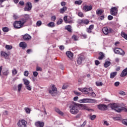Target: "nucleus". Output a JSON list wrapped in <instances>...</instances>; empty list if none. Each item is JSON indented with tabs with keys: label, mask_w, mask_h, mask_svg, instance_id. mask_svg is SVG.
<instances>
[{
	"label": "nucleus",
	"mask_w": 127,
	"mask_h": 127,
	"mask_svg": "<svg viewBox=\"0 0 127 127\" xmlns=\"http://www.w3.org/2000/svg\"><path fill=\"white\" fill-rule=\"evenodd\" d=\"M79 91H80V92H82V93H84V94H88L89 96H92L93 98H95L96 97V93L94 92L93 91V89L92 87L89 88H78Z\"/></svg>",
	"instance_id": "1"
},
{
	"label": "nucleus",
	"mask_w": 127,
	"mask_h": 127,
	"mask_svg": "<svg viewBox=\"0 0 127 127\" xmlns=\"http://www.w3.org/2000/svg\"><path fill=\"white\" fill-rule=\"evenodd\" d=\"M111 109H112V110H115V111H116V112L117 113H121V112H123V111L127 113V109L125 107L119 108H120V104L118 103H114L113 104H111Z\"/></svg>",
	"instance_id": "2"
},
{
	"label": "nucleus",
	"mask_w": 127,
	"mask_h": 127,
	"mask_svg": "<svg viewBox=\"0 0 127 127\" xmlns=\"http://www.w3.org/2000/svg\"><path fill=\"white\" fill-rule=\"evenodd\" d=\"M69 108L70 113H71L72 115H77V114L79 113V109H78L77 104L74 102L70 105Z\"/></svg>",
	"instance_id": "3"
},
{
	"label": "nucleus",
	"mask_w": 127,
	"mask_h": 127,
	"mask_svg": "<svg viewBox=\"0 0 127 127\" xmlns=\"http://www.w3.org/2000/svg\"><path fill=\"white\" fill-rule=\"evenodd\" d=\"M78 102L81 104H83V103H96L97 101L93 99L83 98L82 99H80L78 101Z\"/></svg>",
	"instance_id": "4"
},
{
	"label": "nucleus",
	"mask_w": 127,
	"mask_h": 127,
	"mask_svg": "<svg viewBox=\"0 0 127 127\" xmlns=\"http://www.w3.org/2000/svg\"><path fill=\"white\" fill-rule=\"evenodd\" d=\"M114 52L116 54H119V55H122V56H124L125 54H126L125 51L120 48L114 49Z\"/></svg>",
	"instance_id": "5"
},
{
	"label": "nucleus",
	"mask_w": 127,
	"mask_h": 127,
	"mask_svg": "<svg viewBox=\"0 0 127 127\" xmlns=\"http://www.w3.org/2000/svg\"><path fill=\"white\" fill-rule=\"evenodd\" d=\"M49 92L52 96H55V95L57 94V88L55 87V85H53L51 88L49 89Z\"/></svg>",
	"instance_id": "6"
},
{
	"label": "nucleus",
	"mask_w": 127,
	"mask_h": 127,
	"mask_svg": "<svg viewBox=\"0 0 127 127\" xmlns=\"http://www.w3.org/2000/svg\"><path fill=\"white\" fill-rule=\"evenodd\" d=\"M102 31L105 35H108V34L113 32V29L111 28H108V27H104L102 29Z\"/></svg>",
	"instance_id": "7"
},
{
	"label": "nucleus",
	"mask_w": 127,
	"mask_h": 127,
	"mask_svg": "<svg viewBox=\"0 0 127 127\" xmlns=\"http://www.w3.org/2000/svg\"><path fill=\"white\" fill-rule=\"evenodd\" d=\"M77 106L78 107V110H86L87 111H88V112H90V111H94L93 109L88 108V107L84 105V104H77Z\"/></svg>",
	"instance_id": "8"
},
{
	"label": "nucleus",
	"mask_w": 127,
	"mask_h": 127,
	"mask_svg": "<svg viewBox=\"0 0 127 127\" xmlns=\"http://www.w3.org/2000/svg\"><path fill=\"white\" fill-rule=\"evenodd\" d=\"M78 24L79 25H83V24H89V20L87 19H78L77 21Z\"/></svg>",
	"instance_id": "9"
},
{
	"label": "nucleus",
	"mask_w": 127,
	"mask_h": 127,
	"mask_svg": "<svg viewBox=\"0 0 127 127\" xmlns=\"http://www.w3.org/2000/svg\"><path fill=\"white\" fill-rule=\"evenodd\" d=\"M27 122L24 120H19L17 123L18 127H26Z\"/></svg>",
	"instance_id": "10"
},
{
	"label": "nucleus",
	"mask_w": 127,
	"mask_h": 127,
	"mask_svg": "<svg viewBox=\"0 0 127 127\" xmlns=\"http://www.w3.org/2000/svg\"><path fill=\"white\" fill-rule=\"evenodd\" d=\"M32 8V4L30 2L26 3V6L24 8L25 11H29Z\"/></svg>",
	"instance_id": "11"
},
{
	"label": "nucleus",
	"mask_w": 127,
	"mask_h": 127,
	"mask_svg": "<svg viewBox=\"0 0 127 127\" xmlns=\"http://www.w3.org/2000/svg\"><path fill=\"white\" fill-rule=\"evenodd\" d=\"M13 26L15 28L18 29L23 26L19 21H16L13 23Z\"/></svg>",
	"instance_id": "12"
},
{
	"label": "nucleus",
	"mask_w": 127,
	"mask_h": 127,
	"mask_svg": "<svg viewBox=\"0 0 127 127\" xmlns=\"http://www.w3.org/2000/svg\"><path fill=\"white\" fill-rule=\"evenodd\" d=\"M111 14L112 15H114V16H116L118 14V8L116 7H113L111 9Z\"/></svg>",
	"instance_id": "13"
},
{
	"label": "nucleus",
	"mask_w": 127,
	"mask_h": 127,
	"mask_svg": "<svg viewBox=\"0 0 127 127\" xmlns=\"http://www.w3.org/2000/svg\"><path fill=\"white\" fill-rule=\"evenodd\" d=\"M98 108L100 111H107L108 106L104 104H100L98 105Z\"/></svg>",
	"instance_id": "14"
},
{
	"label": "nucleus",
	"mask_w": 127,
	"mask_h": 127,
	"mask_svg": "<svg viewBox=\"0 0 127 127\" xmlns=\"http://www.w3.org/2000/svg\"><path fill=\"white\" fill-rule=\"evenodd\" d=\"M92 6H89L85 5L83 7V9L84 11H90V10H92Z\"/></svg>",
	"instance_id": "15"
},
{
	"label": "nucleus",
	"mask_w": 127,
	"mask_h": 127,
	"mask_svg": "<svg viewBox=\"0 0 127 127\" xmlns=\"http://www.w3.org/2000/svg\"><path fill=\"white\" fill-rule=\"evenodd\" d=\"M35 126L37 127H44V123L38 121L35 123Z\"/></svg>",
	"instance_id": "16"
},
{
	"label": "nucleus",
	"mask_w": 127,
	"mask_h": 127,
	"mask_svg": "<svg viewBox=\"0 0 127 127\" xmlns=\"http://www.w3.org/2000/svg\"><path fill=\"white\" fill-rule=\"evenodd\" d=\"M23 39L24 40H26L27 41L30 40V39H31V36L28 34H26L23 36Z\"/></svg>",
	"instance_id": "17"
},
{
	"label": "nucleus",
	"mask_w": 127,
	"mask_h": 127,
	"mask_svg": "<svg viewBox=\"0 0 127 127\" xmlns=\"http://www.w3.org/2000/svg\"><path fill=\"white\" fill-rule=\"evenodd\" d=\"M84 60L85 58H84L83 56L79 57L77 60V64H79V65L82 64V61H84Z\"/></svg>",
	"instance_id": "18"
},
{
	"label": "nucleus",
	"mask_w": 127,
	"mask_h": 127,
	"mask_svg": "<svg viewBox=\"0 0 127 127\" xmlns=\"http://www.w3.org/2000/svg\"><path fill=\"white\" fill-rule=\"evenodd\" d=\"M19 47H21L22 49H25V48L27 47V45L26 44V43L21 42L19 44Z\"/></svg>",
	"instance_id": "19"
},
{
	"label": "nucleus",
	"mask_w": 127,
	"mask_h": 127,
	"mask_svg": "<svg viewBox=\"0 0 127 127\" xmlns=\"http://www.w3.org/2000/svg\"><path fill=\"white\" fill-rule=\"evenodd\" d=\"M127 67L126 68L124 69L122 71L120 76H121V77H126V76H127Z\"/></svg>",
	"instance_id": "20"
},
{
	"label": "nucleus",
	"mask_w": 127,
	"mask_h": 127,
	"mask_svg": "<svg viewBox=\"0 0 127 127\" xmlns=\"http://www.w3.org/2000/svg\"><path fill=\"white\" fill-rule=\"evenodd\" d=\"M66 54L67 57L69 58V59H72L73 58V53H72V52H71L70 51L66 52Z\"/></svg>",
	"instance_id": "21"
},
{
	"label": "nucleus",
	"mask_w": 127,
	"mask_h": 127,
	"mask_svg": "<svg viewBox=\"0 0 127 127\" xmlns=\"http://www.w3.org/2000/svg\"><path fill=\"white\" fill-rule=\"evenodd\" d=\"M55 111L56 113L59 114V115H60V116H64V113L62 111H60L59 109L56 108L55 109Z\"/></svg>",
	"instance_id": "22"
},
{
	"label": "nucleus",
	"mask_w": 127,
	"mask_h": 127,
	"mask_svg": "<svg viewBox=\"0 0 127 127\" xmlns=\"http://www.w3.org/2000/svg\"><path fill=\"white\" fill-rule=\"evenodd\" d=\"M0 54L1 56H3V57H4L5 59H8V54H7L6 53L4 52H1Z\"/></svg>",
	"instance_id": "23"
},
{
	"label": "nucleus",
	"mask_w": 127,
	"mask_h": 127,
	"mask_svg": "<svg viewBox=\"0 0 127 127\" xmlns=\"http://www.w3.org/2000/svg\"><path fill=\"white\" fill-rule=\"evenodd\" d=\"M47 25L48 26V27L53 28V27H55V23L53 22H50Z\"/></svg>",
	"instance_id": "24"
},
{
	"label": "nucleus",
	"mask_w": 127,
	"mask_h": 127,
	"mask_svg": "<svg viewBox=\"0 0 127 127\" xmlns=\"http://www.w3.org/2000/svg\"><path fill=\"white\" fill-rule=\"evenodd\" d=\"M67 10V7L66 6H64L63 8H61L60 12L61 13H64L65 11Z\"/></svg>",
	"instance_id": "25"
},
{
	"label": "nucleus",
	"mask_w": 127,
	"mask_h": 127,
	"mask_svg": "<svg viewBox=\"0 0 127 127\" xmlns=\"http://www.w3.org/2000/svg\"><path fill=\"white\" fill-rule=\"evenodd\" d=\"M71 27L70 25H67L65 27V29L67 30L69 32H72Z\"/></svg>",
	"instance_id": "26"
},
{
	"label": "nucleus",
	"mask_w": 127,
	"mask_h": 127,
	"mask_svg": "<svg viewBox=\"0 0 127 127\" xmlns=\"http://www.w3.org/2000/svg\"><path fill=\"white\" fill-rule=\"evenodd\" d=\"M99 55L100 56L98 58L99 60H103L104 57H105V55H104V53H100Z\"/></svg>",
	"instance_id": "27"
},
{
	"label": "nucleus",
	"mask_w": 127,
	"mask_h": 127,
	"mask_svg": "<svg viewBox=\"0 0 127 127\" xmlns=\"http://www.w3.org/2000/svg\"><path fill=\"white\" fill-rule=\"evenodd\" d=\"M23 80L24 84L25 86H27L29 85V84H30V82L28 79H24Z\"/></svg>",
	"instance_id": "28"
},
{
	"label": "nucleus",
	"mask_w": 127,
	"mask_h": 127,
	"mask_svg": "<svg viewBox=\"0 0 127 127\" xmlns=\"http://www.w3.org/2000/svg\"><path fill=\"white\" fill-rule=\"evenodd\" d=\"M19 22H20L22 26H23V25H24V23L26 22V20L24 18H22L19 21Z\"/></svg>",
	"instance_id": "29"
},
{
	"label": "nucleus",
	"mask_w": 127,
	"mask_h": 127,
	"mask_svg": "<svg viewBox=\"0 0 127 127\" xmlns=\"http://www.w3.org/2000/svg\"><path fill=\"white\" fill-rule=\"evenodd\" d=\"M117 72H112L110 74V78L111 79H114L115 76H117Z\"/></svg>",
	"instance_id": "30"
},
{
	"label": "nucleus",
	"mask_w": 127,
	"mask_h": 127,
	"mask_svg": "<svg viewBox=\"0 0 127 127\" xmlns=\"http://www.w3.org/2000/svg\"><path fill=\"white\" fill-rule=\"evenodd\" d=\"M110 65H111V62L107 61L105 63L104 66L105 68H108Z\"/></svg>",
	"instance_id": "31"
},
{
	"label": "nucleus",
	"mask_w": 127,
	"mask_h": 127,
	"mask_svg": "<svg viewBox=\"0 0 127 127\" xmlns=\"http://www.w3.org/2000/svg\"><path fill=\"white\" fill-rule=\"evenodd\" d=\"M12 74L13 76H15L17 74V70L16 68H13V69L12 70Z\"/></svg>",
	"instance_id": "32"
},
{
	"label": "nucleus",
	"mask_w": 127,
	"mask_h": 127,
	"mask_svg": "<svg viewBox=\"0 0 127 127\" xmlns=\"http://www.w3.org/2000/svg\"><path fill=\"white\" fill-rule=\"evenodd\" d=\"M5 48H6L7 50H11V49H12V46L6 45L5 46Z\"/></svg>",
	"instance_id": "33"
},
{
	"label": "nucleus",
	"mask_w": 127,
	"mask_h": 127,
	"mask_svg": "<svg viewBox=\"0 0 127 127\" xmlns=\"http://www.w3.org/2000/svg\"><path fill=\"white\" fill-rule=\"evenodd\" d=\"M103 12H104V11L102 10H96V14H98V15H102Z\"/></svg>",
	"instance_id": "34"
},
{
	"label": "nucleus",
	"mask_w": 127,
	"mask_h": 127,
	"mask_svg": "<svg viewBox=\"0 0 127 127\" xmlns=\"http://www.w3.org/2000/svg\"><path fill=\"white\" fill-rule=\"evenodd\" d=\"M25 88L27 90H28V91H31V90H32V87L29 84L28 85H26Z\"/></svg>",
	"instance_id": "35"
},
{
	"label": "nucleus",
	"mask_w": 127,
	"mask_h": 127,
	"mask_svg": "<svg viewBox=\"0 0 127 127\" xmlns=\"http://www.w3.org/2000/svg\"><path fill=\"white\" fill-rule=\"evenodd\" d=\"M72 38L73 39V40H75V41H77V40H78L79 39V37L76 36L75 35H73L72 36Z\"/></svg>",
	"instance_id": "36"
},
{
	"label": "nucleus",
	"mask_w": 127,
	"mask_h": 127,
	"mask_svg": "<svg viewBox=\"0 0 127 127\" xmlns=\"http://www.w3.org/2000/svg\"><path fill=\"white\" fill-rule=\"evenodd\" d=\"M122 124H123V125H124L125 126H127V119H123L122 121Z\"/></svg>",
	"instance_id": "37"
},
{
	"label": "nucleus",
	"mask_w": 127,
	"mask_h": 127,
	"mask_svg": "<svg viewBox=\"0 0 127 127\" xmlns=\"http://www.w3.org/2000/svg\"><path fill=\"white\" fill-rule=\"evenodd\" d=\"M63 22V20L62 19H59L57 22V24H58V25H59L61 24Z\"/></svg>",
	"instance_id": "38"
},
{
	"label": "nucleus",
	"mask_w": 127,
	"mask_h": 127,
	"mask_svg": "<svg viewBox=\"0 0 127 127\" xmlns=\"http://www.w3.org/2000/svg\"><path fill=\"white\" fill-rule=\"evenodd\" d=\"M22 88V84H19L18 85V92H20V91L21 90V88Z\"/></svg>",
	"instance_id": "39"
},
{
	"label": "nucleus",
	"mask_w": 127,
	"mask_h": 127,
	"mask_svg": "<svg viewBox=\"0 0 127 127\" xmlns=\"http://www.w3.org/2000/svg\"><path fill=\"white\" fill-rule=\"evenodd\" d=\"M9 72H8V69H6L5 70V71H3V75H5V76H7V75H8Z\"/></svg>",
	"instance_id": "40"
},
{
	"label": "nucleus",
	"mask_w": 127,
	"mask_h": 127,
	"mask_svg": "<svg viewBox=\"0 0 127 127\" xmlns=\"http://www.w3.org/2000/svg\"><path fill=\"white\" fill-rule=\"evenodd\" d=\"M2 30L4 32H8L9 29H8V28L5 27L2 28Z\"/></svg>",
	"instance_id": "41"
},
{
	"label": "nucleus",
	"mask_w": 127,
	"mask_h": 127,
	"mask_svg": "<svg viewBox=\"0 0 127 127\" xmlns=\"http://www.w3.org/2000/svg\"><path fill=\"white\" fill-rule=\"evenodd\" d=\"M119 94L122 96H126V92L125 91H120Z\"/></svg>",
	"instance_id": "42"
},
{
	"label": "nucleus",
	"mask_w": 127,
	"mask_h": 127,
	"mask_svg": "<svg viewBox=\"0 0 127 127\" xmlns=\"http://www.w3.org/2000/svg\"><path fill=\"white\" fill-rule=\"evenodd\" d=\"M24 17L26 20H27L29 19V15H28L27 14H25L24 16Z\"/></svg>",
	"instance_id": "43"
},
{
	"label": "nucleus",
	"mask_w": 127,
	"mask_h": 127,
	"mask_svg": "<svg viewBox=\"0 0 127 127\" xmlns=\"http://www.w3.org/2000/svg\"><path fill=\"white\" fill-rule=\"evenodd\" d=\"M25 111L27 114L30 113V109L29 108H25Z\"/></svg>",
	"instance_id": "44"
},
{
	"label": "nucleus",
	"mask_w": 127,
	"mask_h": 127,
	"mask_svg": "<svg viewBox=\"0 0 127 127\" xmlns=\"http://www.w3.org/2000/svg\"><path fill=\"white\" fill-rule=\"evenodd\" d=\"M96 85L98 86H103V82H96Z\"/></svg>",
	"instance_id": "45"
},
{
	"label": "nucleus",
	"mask_w": 127,
	"mask_h": 127,
	"mask_svg": "<svg viewBox=\"0 0 127 127\" xmlns=\"http://www.w3.org/2000/svg\"><path fill=\"white\" fill-rule=\"evenodd\" d=\"M75 4H81L82 3V0H76L75 1Z\"/></svg>",
	"instance_id": "46"
},
{
	"label": "nucleus",
	"mask_w": 127,
	"mask_h": 127,
	"mask_svg": "<svg viewBox=\"0 0 127 127\" xmlns=\"http://www.w3.org/2000/svg\"><path fill=\"white\" fill-rule=\"evenodd\" d=\"M78 15L80 17H84V14H83V13H82V12H79L78 13Z\"/></svg>",
	"instance_id": "47"
},
{
	"label": "nucleus",
	"mask_w": 127,
	"mask_h": 127,
	"mask_svg": "<svg viewBox=\"0 0 127 127\" xmlns=\"http://www.w3.org/2000/svg\"><path fill=\"white\" fill-rule=\"evenodd\" d=\"M33 75L34 77H37L38 76V72L37 71H34L33 72Z\"/></svg>",
	"instance_id": "48"
},
{
	"label": "nucleus",
	"mask_w": 127,
	"mask_h": 127,
	"mask_svg": "<svg viewBox=\"0 0 127 127\" xmlns=\"http://www.w3.org/2000/svg\"><path fill=\"white\" fill-rule=\"evenodd\" d=\"M120 82L119 81H117L115 82L114 83V86H115V87H119V86H120Z\"/></svg>",
	"instance_id": "49"
},
{
	"label": "nucleus",
	"mask_w": 127,
	"mask_h": 127,
	"mask_svg": "<svg viewBox=\"0 0 127 127\" xmlns=\"http://www.w3.org/2000/svg\"><path fill=\"white\" fill-rule=\"evenodd\" d=\"M36 24L38 26H40V25H41V24H42V22H41V21H38L37 22Z\"/></svg>",
	"instance_id": "50"
},
{
	"label": "nucleus",
	"mask_w": 127,
	"mask_h": 127,
	"mask_svg": "<svg viewBox=\"0 0 127 127\" xmlns=\"http://www.w3.org/2000/svg\"><path fill=\"white\" fill-rule=\"evenodd\" d=\"M99 20H103L105 19V16L104 15H102L101 16H100L99 18Z\"/></svg>",
	"instance_id": "51"
},
{
	"label": "nucleus",
	"mask_w": 127,
	"mask_h": 127,
	"mask_svg": "<svg viewBox=\"0 0 127 127\" xmlns=\"http://www.w3.org/2000/svg\"><path fill=\"white\" fill-rule=\"evenodd\" d=\"M74 94H75V95H76V96H81V93H80V92H78L77 91H74Z\"/></svg>",
	"instance_id": "52"
},
{
	"label": "nucleus",
	"mask_w": 127,
	"mask_h": 127,
	"mask_svg": "<svg viewBox=\"0 0 127 127\" xmlns=\"http://www.w3.org/2000/svg\"><path fill=\"white\" fill-rule=\"evenodd\" d=\"M95 119H96V115H92L90 117V120H91V121H94Z\"/></svg>",
	"instance_id": "53"
},
{
	"label": "nucleus",
	"mask_w": 127,
	"mask_h": 127,
	"mask_svg": "<svg viewBox=\"0 0 127 127\" xmlns=\"http://www.w3.org/2000/svg\"><path fill=\"white\" fill-rule=\"evenodd\" d=\"M24 76H25L26 77H27L29 75V72L28 71H25L24 72Z\"/></svg>",
	"instance_id": "54"
},
{
	"label": "nucleus",
	"mask_w": 127,
	"mask_h": 127,
	"mask_svg": "<svg viewBox=\"0 0 127 127\" xmlns=\"http://www.w3.org/2000/svg\"><path fill=\"white\" fill-rule=\"evenodd\" d=\"M112 119H113V120L114 121H119V120H120V118L118 117H112Z\"/></svg>",
	"instance_id": "55"
},
{
	"label": "nucleus",
	"mask_w": 127,
	"mask_h": 127,
	"mask_svg": "<svg viewBox=\"0 0 127 127\" xmlns=\"http://www.w3.org/2000/svg\"><path fill=\"white\" fill-rule=\"evenodd\" d=\"M51 20H52V21H55V20H56V17L55 16H52Z\"/></svg>",
	"instance_id": "56"
},
{
	"label": "nucleus",
	"mask_w": 127,
	"mask_h": 127,
	"mask_svg": "<svg viewBox=\"0 0 127 127\" xmlns=\"http://www.w3.org/2000/svg\"><path fill=\"white\" fill-rule=\"evenodd\" d=\"M36 71H42V69L41 68V67L37 66L36 67Z\"/></svg>",
	"instance_id": "57"
},
{
	"label": "nucleus",
	"mask_w": 127,
	"mask_h": 127,
	"mask_svg": "<svg viewBox=\"0 0 127 127\" xmlns=\"http://www.w3.org/2000/svg\"><path fill=\"white\" fill-rule=\"evenodd\" d=\"M113 18H114V17H113V16H112V15H109L108 16V19L109 20H112V19H113Z\"/></svg>",
	"instance_id": "58"
},
{
	"label": "nucleus",
	"mask_w": 127,
	"mask_h": 127,
	"mask_svg": "<svg viewBox=\"0 0 127 127\" xmlns=\"http://www.w3.org/2000/svg\"><path fill=\"white\" fill-rule=\"evenodd\" d=\"M86 125H87V121H84L83 123L81 125V127H84L85 126H86Z\"/></svg>",
	"instance_id": "59"
},
{
	"label": "nucleus",
	"mask_w": 127,
	"mask_h": 127,
	"mask_svg": "<svg viewBox=\"0 0 127 127\" xmlns=\"http://www.w3.org/2000/svg\"><path fill=\"white\" fill-rule=\"evenodd\" d=\"M73 20L67 19V21H66V23H73Z\"/></svg>",
	"instance_id": "60"
},
{
	"label": "nucleus",
	"mask_w": 127,
	"mask_h": 127,
	"mask_svg": "<svg viewBox=\"0 0 127 127\" xmlns=\"http://www.w3.org/2000/svg\"><path fill=\"white\" fill-rule=\"evenodd\" d=\"M95 65H96V66H98V65L100 64V62L98 60H96L95 61Z\"/></svg>",
	"instance_id": "61"
},
{
	"label": "nucleus",
	"mask_w": 127,
	"mask_h": 127,
	"mask_svg": "<svg viewBox=\"0 0 127 127\" xmlns=\"http://www.w3.org/2000/svg\"><path fill=\"white\" fill-rule=\"evenodd\" d=\"M88 28L89 29H91V30H93V29H94V25H91Z\"/></svg>",
	"instance_id": "62"
},
{
	"label": "nucleus",
	"mask_w": 127,
	"mask_h": 127,
	"mask_svg": "<svg viewBox=\"0 0 127 127\" xmlns=\"http://www.w3.org/2000/svg\"><path fill=\"white\" fill-rule=\"evenodd\" d=\"M67 16H65L64 18V20L65 21V23L67 22V21H68V20L67 19Z\"/></svg>",
	"instance_id": "63"
},
{
	"label": "nucleus",
	"mask_w": 127,
	"mask_h": 127,
	"mask_svg": "<svg viewBox=\"0 0 127 127\" xmlns=\"http://www.w3.org/2000/svg\"><path fill=\"white\" fill-rule=\"evenodd\" d=\"M64 46L62 45V46H60V50H64Z\"/></svg>",
	"instance_id": "64"
}]
</instances>
